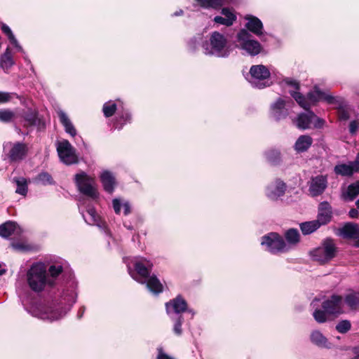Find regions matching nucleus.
I'll return each mask as SVG.
<instances>
[{
	"mask_svg": "<svg viewBox=\"0 0 359 359\" xmlns=\"http://www.w3.org/2000/svg\"><path fill=\"white\" fill-rule=\"evenodd\" d=\"M286 83L288 86L293 88L292 90H290L289 91L290 95L301 107L307 111L306 113L299 114L297 118L294 121L296 126L302 130L311 128H323L325 124V121L318 117L313 112L309 109L320 101H325L328 104H334L336 102V98L321 90L317 86H315L306 95H304L299 92V83L296 80L288 79Z\"/></svg>",
	"mask_w": 359,
	"mask_h": 359,
	"instance_id": "nucleus-1",
	"label": "nucleus"
},
{
	"mask_svg": "<svg viewBox=\"0 0 359 359\" xmlns=\"http://www.w3.org/2000/svg\"><path fill=\"white\" fill-rule=\"evenodd\" d=\"M201 47L205 55L222 58L229 57L231 51L228 36L218 31L210 33Z\"/></svg>",
	"mask_w": 359,
	"mask_h": 359,
	"instance_id": "nucleus-2",
	"label": "nucleus"
},
{
	"mask_svg": "<svg viewBox=\"0 0 359 359\" xmlns=\"http://www.w3.org/2000/svg\"><path fill=\"white\" fill-rule=\"evenodd\" d=\"M27 281L29 288L34 292H41L46 287L53 288L55 280L48 278L47 268L42 262L34 263L27 272Z\"/></svg>",
	"mask_w": 359,
	"mask_h": 359,
	"instance_id": "nucleus-3",
	"label": "nucleus"
},
{
	"mask_svg": "<svg viewBox=\"0 0 359 359\" xmlns=\"http://www.w3.org/2000/svg\"><path fill=\"white\" fill-rule=\"evenodd\" d=\"M130 276L137 282L144 284L149 276L153 264L144 257H136L125 261Z\"/></svg>",
	"mask_w": 359,
	"mask_h": 359,
	"instance_id": "nucleus-4",
	"label": "nucleus"
},
{
	"mask_svg": "<svg viewBox=\"0 0 359 359\" xmlns=\"http://www.w3.org/2000/svg\"><path fill=\"white\" fill-rule=\"evenodd\" d=\"M236 46L238 49L245 51L246 54L251 56L257 55L262 50L261 44L244 29L237 34Z\"/></svg>",
	"mask_w": 359,
	"mask_h": 359,
	"instance_id": "nucleus-5",
	"label": "nucleus"
},
{
	"mask_svg": "<svg viewBox=\"0 0 359 359\" xmlns=\"http://www.w3.org/2000/svg\"><path fill=\"white\" fill-rule=\"evenodd\" d=\"M270 76L271 72L266 66L252 65L250 69L248 81L253 87L262 89L271 84Z\"/></svg>",
	"mask_w": 359,
	"mask_h": 359,
	"instance_id": "nucleus-6",
	"label": "nucleus"
},
{
	"mask_svg": "<svg viewBox=\"0 0 359 359\" xmlns=\"http://www.w3.org/2000/svg\"><path fill=\"white\" fill-rule=\"evenodd\" d=\"M75 182L81 193L93 200L98 198L99 193L94 177L88 175L85 172H81L75 175Z\"/></svg>",
	"mask_w": 359,
	"mask_h": 359,
	"instance_id": "nucleus-7",
	"label": "nucleus"
},
{
	"mask_svg": "<svg viewBox=\"0 0 359 359\" xmlns=\"http://www.w3.org/2000/svg\"><path fill=\"white\" fill-rule=\"evenodd\" d=\"M261 245L271 253H284L289 251L283 238L277 233L271 232L262 237Z\"/></svg>",
	"mask_w": 359,
	"mask_h": 359,
	"instance_id": "nucleus-8",
	"label": "nucleus"
},
{
	"mask_svg": "<svg viewBox=\"0 0 359 359\" xmlns=\"http://www.w3.org/2000/svg\"><path fill=\"white\" fill-rule=\"evenodd\" d=\"M313 260L320 264L329 262L335 256V246L332 240L327 239L323 244L311 252Z\"/></svg>",
	"mask_w": 359,
	"mask_h": 359,
	"instance_id": "nucleus-9",
	"label": "nucleus"
},
{
	"mask_svg": "<svg viewBox=\"0 0 359 359\" xmlns=\"http://www.w3.org/2000/svg\"><path fill=\"white\" fill-rule=\"evenodd\" d=\"M286 189V184L280 179H276L266 187L265 195L271 201H277L284 196Z\"/></svg>",
	"mask_w": 359,
	"mask_h": 359,
	"instance_id": "nucleus-10",
	"label": "nucleus"
},
{
	"mask_svg": "<svg viewBox=\"0 0 359 359\" xmlns=\"http://www.w3.org/2000/svg\"><path fill=\"white\" fill-rule=\"evenodd\" d=\"M290 102L281 97L278 98L270 107V116L276 121L285 118L289 114Z\"/></svg>",
	"mask_w": 359,
	"mask_h": 359,
	"instance_id": "nucleus-11",
	"label": "nucleus"
},
{
	"mask_svg": "<svg viewBox=\"0 0 359 359\" xmlns=\"http://www.w3.org/2000/svg\"><path fill=\"white\" fill-rule=\"evenodd\" d=\"M187 304L185 299L178 296L165 304L167 314L171 319L182 316L181 313L187 310Z\"/></svg>",
	"mask_w": 359,
	"mask_h": 359,
	"instance_id": "nucleus-12",
	"label": "nucleus"
},
{
	"mask_svg": "<svg viewBox=\"0 0 359 359\" xmlns=\"http://www.w3.org/2000/svg\"><path fill=\"white\" fill-rule=\"evenodd\" d=\"M344 298L337 294L332 295L322 303L323 309L329 314H340L343 312Z\"/></svg>",
	"mask_w": 359,
	"mask_h": 359,
	"instance_id": "nucleus-13",
	"label": "nucleus"
},
{
	"mask_svg": "<svg viewBox=\"0 0 359 359\" xmlns=\"http://www.w3.org/2000/svg\"><path fill=\"white\" fill-rule=\"evenodd\" d=\"M28 151V147L25 143L18 142L13 144L7 156L11 163H19L27 157Z\"/></svg>",
	"mask_w": 359,
	"mask_h": 359,
	"instance_id": "nucleus-14",
	"label": "nucleus"
},
{
	"mask_svg": "<svg viewBox=\"0 0 359 359\" xmlns=\"http://www.w3.org/2000/svg\"><path fill=\"white\" fill-rule=\"evenodd\" d=\"M220 13L222 15H216L213 18V22L216 24L230 27L237 20L236 11L232 8L224 7Z\"/></svg>",
	"mask_w": 359,
	"mask_h": 359,
	"instance_id": "nucleus-15",
	"label": "nucleus"
},
{
	"mask_svg": "<svg viewBox=\"0 0 359 359\" xmlns=\"http://www.w3.org/2000/svg\"><path fill=\"white\" fill-rule=\"evenodd\" d=\"M339 235L346 238L353 239L355 245L359 247V225L352 222H348L339 230Z\"/></svg>",
	"mask_w": 359,
	"mask_h": 359,
	"instance_id": "nucleus-16",
	"label": "nucleus"
},
{
	"mask_svg": "<svg viewBox=\"0 0 359 359\" xmlns=\"http://www.w3.org/2000/svg\"><path fill=\"white\" fill-rule=\"evenodd\" d=\"M327 185V177L323 175H318L311 180L309 184V193L312 196H317L323 194Z\"/></svg>",
	"mask_w": 359,
	"mask_h": 359,
	"instance_id": "nucleus-17",
	"label": "nucleus"
},
{
	"mask_svg": "<svg viewBox=\"0 0 359 359\" xmlns=\"http://www.w3.org/2000/svg\"><path fill=\"white\" fill-rule=\"evenodd\" d=\"M38 111L32 107L22 110L20 115L25 121L24 126L27 128L33 127L36 125L40 126L41 120L38 117Z\"/></svg>",
	"mask_w": 359,
	"mask_h": 359,
	"instance_id": "nucleus-18",
	"label": "nucleus"
},
{
	"mask_svg": "<svg viewBox=\"0 0 359 359\" xmlns=\"http://www.w3.org/2000/svg\"><path fill=\"white\" fill-rule=\"evenodd\" d=\"M82 214L83 219L88 224L95 225L101 229H105V222L102 221L93 208L86 207L85 212H83Z\"/></svg>",
	"mask_w": 359,
	"mask_h": 359,
	"instance_id": "nucleus-19",
	"label": "nucleus"
},
{
	"mask_svg": "<svg viewBox=\"0 0 359 359\" xmlns=\"http://www.w3.org/2000/svg\"><path fill=\"white\" fill-rule=\"evenodd\" d=\"M332 210L327 202H323L319 205L317 219H316L320 226L325 225L331 221Z\"/></svg>",
	"mask_w": 359,
	"mask_h": 359,
	"instance_id": "nucleus-20",
	"label": "nucleus"
},
{
	"mask_svg": "<svg viewBox=\"0 0 359 359\" xmlns=\"http://www.w3.org/2000/svg\"><path fill=\"white\" fill-rule=\"evenodd\" d=\"M244 19L247 21L246 28L257 36H261L263 34V24L257 17L252 15H246Z\"/></svg>",
	"mask_w": 359,
	"mask_h": 359,
	"instance_id": "nucleus-21",
	"label": "nucleus"
},
{
	"mask_svg": "<svg viewBox=\"0 0 359 359\" xmlns=\"http://www.w3.org/2000/svg\"><path fill=\"white\" fill-rule=\"evenodd\" d=\"M100 177L104 189L109 194H112L116 184L113 173L108 170H104L101 172Z\"/></svg>",
	"mask_w": 359,
	"mask_h": 359,
	"instance_id": "nucleus-22",
	"label": "nucleus"
},
{
	"mask_svg": "<svg viewBox=\"0 0 359 359\" xmlns=\"http://www.w3.org/2000/svg\"><path fill=\"white\" fill-rule=\"evenodd\" d=\"M313 144V139L308 135H300L294 144V149L297 153H303L311 147Z\"/></svg>",
	"mask_w": 359,
	"mask_h": 359,
	"instance_id": "nucleus-23",
	"label": "nucleus"
},
{
	"mask_svg": "<svg viewBox=\"0 0 359 359\" xmlns=\"http://www.w3.org/2000/svg\"><path fill=\"white\" fill-rule=\"evenodd\" d=\"M311 341L320 348H331L332 344L318 330H313L310 335Z\"/></svg>",
	"mask_w": 359,
	"mask_h": 359,
	"instance_id": "nucleus-24",
	"label": "nucleus"
},
{
	"mask_svg": "<svg viewBox=\"0 0 359 359\" xmlns=\"http://www.w3.org/2000/svg\"><path fill=\"white\" fill-rule=\"evenodd\" d=\"M131 120V113L128 109H123L116 116L114 121V127L116 129L121 130L126 124L130 123Z\"/></svg>",
	"mask_w": 359,
	"mask_h": 359,
	"instance_id": "nucleus-25",
	"label": "nucleus"
},
{
	"mask_svg": "<svg viewBox=\"0 0 359 359\" xmlns=\"http://www.w3.org/2000/svg\"><path fill=\"white\" fill-rule=\"evenodd\" d=\"M147 287L153 294H158L163 290V286L157 277L154 275L149 276L146 280Z\"/></svg>",
	"mask_w": 359,
	"mask_h": 359,
	"instance_id": "nucleus-26",
	"label": "nucleus"
},
{
	"mask_svg": "<svg viewBox=\"0 0 359 359\" xmlns=\"http://www.w3.org/2000/svg\"><path fill=\"white\" fill-rule=\"evenodd\" d=\"M112 206L116 214H121V210H123V214L125 215H127L130 212V205L126 200L114 198L112 201Z\"/></svg>",
	"mask_w": 359,
	"mask_h": 359,
	"instance_id": "nucleus-27",
	"label": "nucleus"
},
{
	"mask_svg": "<svg viewBox=\"0 0 359 359\" xmlns=\"http://www.w3.org/2000/svg\"><path fill=\"white\" fill-rule=\"evenodd\" d=\"M14 64L11 49L7 47L0 57V68L7 72Z\"/></svg>",
	"mask_w": 359,
	"mask_h": 359,
	"instance_id": "nucleus-28",
	"label": "nucleus"
},
{
	"mask_svg": "<svg viewBox=\"0 0 359 359\" xmlns=\"http://www.w3.org/2000/svg\"><path fill=\"white\" fill-rule=\"evenodd\" d=\"M318 299H315L311 302L312 307L315 309V310L313 313V316L317 323H324L327 320L328 315H330V314L328 313V312H326L325 310H324V309L322 310L320 309H318Z\"/></svg>",
	"mask_w": 359,
	"mask_h": 359,
	"instance_id": "nucleus-29",
	"label": "nucleus"
},
{
	"mask_svg": "<svg viewBox=\"0 0 359 359\" xmlns=\"http://www.w3.org/2000/svg\"><path fill=\"white\" fill-rule=\"evenodd\" d=\"M17 223L13 221H7L0 225V236L8 238L13 235L16 229Z\"/></svg>",
	"mask_w": 359,
	"mask_h": 359,
	"instance_id": "nucleus-30",
	"label": "nucleus"
},
{
	"mask_svg": "<svg viewBox=\"0 0 359 359\" xmlns=\"http://www.w3.org/2000/svg\"><path fill=\"white\" fill-rule=\"evenodd\" d=\"M334 172L337 175L342 176H349L353 172H358L355 170L353 165L349 162L348 163L339 164L334 167Z\"/></svg>",
	"mask_w": 359,
	"mask_h": 359,
	"instance_id": "nucleus-31",
	"label": "nucleus"
},
{
	"mask_svg": "<svg viewBox=\"0 0 359 359\" xmlns=\"http://www.w3.org/2000/svg\"><path fill=\"white\" fill-rule=\"evenodd\" d=\"M285 243L289 245V250H290L294 245L299 243L300 236L297 229H290L285 232Z\"/></svg>",
	"mask_w": 359,
	"mask_h": 359,
	"instance_id": "nucleus-32",
	"label": "nucleus"
},
{
	"mask_svg": "<svg viewBox=\"0 0 359 359\" xmlns=\"http://www.w3.org/2000/svg\"><path fill=\"white\" fill-rule=\"evenodd\" d=\"M56 147L61 161L67 165V140L57 141Z\"/></svg>",
	"mask_w": 359,
	"mask_h": 359,
	"instance_id": "nucleus-33",
	"label": "nucleus"
},
{
	"mask_svg": "<svg viewBox=\"0 0 359 359\" xmlns=\"http://www.w3.org/2000/svg\"><path fill=\"white\" fill-rule=\"evenodd\" d=\"M194 1L202 8L218 9L224 5L226 0H194Z\"/></svg>",
	"mask_w": 359,
	"mask_h": 359,
	"instance_id": "nucleus-34",
	"label": "nucleus"
},
{
	"mask_svg": "<svg viewBox=\"0 0 359 359\" xmlns=\"http://www.w3.org/2000/svg\"><path fill=\"white\" fill-rule=\"evenodd\" d=\"M119 100H109L105 102L102 107V112L106 118L112 116L118 109V103Z\"/></svg>",
	"mask_w": 359,
	"mask_h": 359,
	"instance_id": "nucleus-35",
	"label": "nucleus"
},
{
	"mask_svg": "<svg viewBox=\"0 0 359 359\" xmlns=\"http://www.w3.org/2000/svg\"><path fill=\"white\" fill-rule=\"evenodd\" d=\"M320 225L316 219L309 222H305L300 224V229L304 235H308L314 232L318 228H320Z\"/></svg>",
	"mask_w": 359,
	"mask_h": 359,
	"instance_id": "nucleus-36",
	"label": "nucleus"
},
{
	"mask_svg": "<svg viewBox=\"0 0 359 359\" xmlns=\"http://www.w3.org/2000/svg\"><path fill=\"white\" fill-rule=\"evenodd\" d=\"M344 303L352 309H356L359 306V292L353 291L347 294L344 299Z\"/></svg>",
	"mask_w": 359,
	"mask_h": 359,
	"instance_id": "nucleus-37",
	"label": "nucleus"
},
{
	"mask_svg": "<svg viewBox=\"0 0 359 359\" xmlns=\"http://www.w3.org/2000/svg\"><path fill=\"white\" fill-rule=\"evenodd\" d=\"M359 194V181L348 186L346 192L343 194L345 200L352 201Z\"/></svg>",
	"mask_w": 359,
	"mask_h": 359,
	"instance_id": "nucleus-38",
	"label": "nucleus"
},
{
	"mask_svg": "<svg viewBox=\"0 0 359 359\" xmlns=\"http://www.w3.org/2000/svg\"><path fill=\"white\" fill-rule=\"evenodd\" d=\"M13 181L16 183L17 185L15 192L22 196H26L28 191V187L26 179L15 177Z\"/></svg>",
	"mask_w": 359,
	"mask_h": 359,
	"instance_id": "nucleus-39",
	"label": "nucleus"
},
{
	"mask_svg": "<svg viewBox=\"0 0 359 359\" xmlns=\"http://www.w3.org/2000/svg\"><path fill=\"white\" fill-rule=\"evenodd\" d=\"M265 158L271 163H277L280 159V153L276 149H269L264 153Z\"/></svg>",
	"mask_w": 359,
	"mask_h": 359,
	"instance_id": "nucleus-40",
	"label": "nucleus"
},
{
	"mask_svg": "<svg viewBox=\"0 0 359 359\" xmlns=\"http://www.w3.org/2000/svg\"><path fill=\"white\" fill-rule=\"evenodd\" d=\"M1 30L8 36L10 42L13 45H14L15 47H19V44H18L17 39H15L11 29L7 25L2 23L1 24Z\"/></svg>",
	"mask_w": 359,
	"mask_h": 359,
	"instance_id": "nucleus-41",
	"label": "nucleus"
},
{
	"mask_svg": "<svg viewBox=\"0 0 359 359\" xmlns=\"http://www.w3.org/2000/svg\"><path fill=\"white\" fill-rule=\"evenodd\" d=\"M174 322L173 325V332L177 335L180 336L182 334V325L184 321V318L182 316H178L177 317H174V319H171Z\"/></svg>",
	"mask_w": 359,
	"mask_h": 359,
	"instance_id": "nucleus-42",
	"label": "nucleus"
},
{
	"mask_svg": "<svg viewBox=\"0 0 359 359\" xmlns=\"http://www.w3.org/2000/svg\"><path fill=\"white\" fill-rule=\"evenodd\" d=\"M36 180L43 185L53 184L55 183L52 176L47 172L39 173L36 177Z\"/></svg>",
	"mask_w": 359,
	"mask_h": 359,
	"instance_id": "nucleus-43",
	"label": "nucleus"
},
{
	"mask_svg": "<svg viewBox=\"0 0 359 359\" xmlns=\"http://www.w3.org/2000/svg\"><path fill=\"white\" fill-rule=\"evenodd\" d=\"M62 266L50 265L47 269V273L49 274L48 278H53L55 281L56 278L62 273Z\"/></svg>",
	"mask_w": 359,
	"mask_h": 359,
	"instance_id": "nucleus-44",
	"label": "nucleus"
},
{
	"mask_svg": "<svg viewBox=\"0 0 359 359\" xmlns=\"http://www.w3.org/2000/svg\"><path fill=\"white\" fill-rule=\"evenodd\" d=\"M15 117V114L10 109H0V121L4 123L11 122Z\"/></svg>",
	"mask_w": 359,
	"mask_h": 359,
	"instance_id": "nucleus-45",
	"label": "nucleus"
},
{
	"mask_svg": "<svg viewBox=\"0 0 359 359\" xmlns=\"http://www.w3.org/2000/svg\"><path fill=\"white\" fill-rule=\"evenodd\" d=\"M79 154L69 144V165L79 162Z\"/></svg>",
	"mask_w": 359,
	"mask_h": 359,
	"instance_id": "nucleus-46",
	"label": "nucleus"
},
{
	"mask_svg": "<svg viewBox=\"0 0 359 359\" xmlns=\"http://www.w3.org/2000/svg\"><path fill=\"white\" fill-rule=\"evenodd\" d=\"M351 329V323L348 320H344L340 321L336 325V330L340 333H346Z\"/></svg>",
	"mask_w": 359,
	"mask_h": 359,
	"instance_id": "nucleus-47",
	"label": "nucleus"
},
{
	"mask_svg": "<svg viewBox=\"0 0 359 359\" xmlns=\"http://www.w3.org/2000/svg\"><path fill=\"white\" fill-rule=\"evenodd\" d=\"M11 246L15 250L26 252L31 249V247L24 243L13 241L11 243Z\"/></svg>",
	"mask_w": 359,
	"mask_h": 359,
	"instance_id": "nucleus-48",
	"label": "nucleus"
},
{
	"mask_svg": "<svg viewBox=\"0 0 359 359\" xmlns=\"http://www.w3.org/2000/svg\"><path fill=\"white\" fill-rule=\"evenodd\" d=\"M15 95V93H8L0 91V104L10 102Z\"/></svg>",
	"mask_w": 359,
	"mask_h": 359,
	"instance_id": "nucleus-49",
	"label": "nucleus"
},
{
	"mask_svg": "<svg viewBox=\"0 0 359 359\" xmlns=\"http://www.w3.org/2000/svg\"><path fill=\"white\" fill-rule=\"evenodd\" d=\"M359 128V120H353L349 123L348 131L351 135H355Z\"/></svg>",
	"mask_w": 359,
	"mask_h": 359,
	"instance_id": "nucleus-50",
	"label": "nucleus"
},
{
	"mask_svg": "<svg viewBox=\"0 0 359 359\" xmlns=\"http://www.w3.org/2000/svg\"><path fill=\"white\" fill-rule=\"evenodd\" d=\"M14 97H15L16 98L19 99V100L20 102V104L22 105L25 106V107H27V109H28V107H29V104L31 103V100H29L28 98L25 97L23 96L18 95L16 93H15V95H14Z\"/></svg>",
	"mask_w": 359,
	"mask_h": 359,
	"instance_id": "nucleus-51",
	"label": "nucleus"
},
{
	"mask_svg": "<svg viewBox=\"0 0 359 359\" xmlns=\"http://www.w3.org/2000/svg\"><path fill=\"white\" fill-rule=\"evenodd\" d=\"M69 287H72V288H74L77 285V283L74 278V276L69 271Z\"/></svg>",
	"mask_w": 359,
	"mask_h": 359,
	"instance_id": "nucleus-52",
	"label": "nucleus"
},
{
	"mask_svg": "<svg viewBox=\"0 0 359 359\" xmlns=\"http://www.w3.org/2000/svg\"><path fill=\"white\" fill-rule=\"evenodd\" d=\"M60 121L65 128V132L67 133V116L65 113H61L60 114Z\"/></svg>",
	"mask_w": 359,
	"mask_h": 359,
	"instance_id": "nucleus-53",
	"label": "nucleus"
},
{
	"mask_svg": "<svg viewBox=\"0 0 359 359\" xmlns=\"http://www.w3.org/2000/svg\"><path fill=\"white\" fill-rule=\"evenodd\" d=\"M158 357L157 358L158 359H174L173 358L169 356L168 355H167L166 353H165L162 348H158Z\"/></svg>",
	"mask_w": 359,
	"mask_h": 359,
	"instance_id": "nucleus-54",
	"label": "nucleus"
},
{
	"mask_svg": "<svg viewBox=\"0 0 359 359\" xmlns=\"http://www.w3.org/2000/svg\"><path fill=\"white\" fill-rule=\"evenodd\" d=\"M69 135L72 137H75L76 135V130L74 128V126L69 122Z\"/></svg>",
	"mask_w": 359,
	"mask_h": 359,
	"instance_id": "nucleus-55",
	"label": "nucleus"
},
{
	"mask_svg": "<svg viewBox=\"0 0 359 359\" xmlns=\"http://www.w3.org/2000/svg\"><path fill=\"white\" fill-rule=\"evenodd\" d=\"M349 216L351 218L358 217L359 216V210H358V209H354V208L351 209L349 211Z\"/></svg>",
	"mask_w": 359,
	"mask_h": 359,
	"instance_id": "nucleus-56",
	"label": "nucleus"
},
{
	"mask_svg": "<svg viewBox=\"0 0 359 359\" xmlns=\"http://www.w3.org/2000/svg\"><path fill=\"white\" fill-rule=\"evenodd\" d=\"M355 167V170L359 172V153L358 154L356 158L354 161L351 162Z\"/></svg>",
	"mask_w": 359,
	"mask_h": 359,
	"instance_id": "nucleus-57",
	"label": "nucleus"
},
{
	"mask_svg": "<svg viewBox=\"0 0 359 359\" xmlns=\"http://www.w3.org/2000/svg\"><path fill=\"white\" fill-rule=\"evenodd\" d=\"M339 118L341 120H347L349 118L348 112L345 111H341L339 114Z\"/></svg>",
	"mask_w": 359,
	"mask_h": 359,
	"instance_id": "nucleus-58",
	"label": "nucleus"
},
{
	"mask_svg": "<svg viewBox=\"0 0 359 359\" xmlns=\"http://www.w3.org/2000/svg\"><path fill=\"white\" fill-rule=\"evenodd\" d=\"M185 311H187L188 313H189V314L191 316V317H192V318H193V317L195 316V314H196V312H195V311H194V309H188L187 307V310H186Z\"/></svg>",
	"mask_w": 359,
	"mask_h": 359,
	"instance_id": "nucleus-59",
	"label": "nucleus"
},
{
	"mask_svg": "<svg viewBox=\"0 0 359 359\" xmlns=\"http://www.w3.org/2000/svg\"><path fill=\"white\" fill-rule=\"evenodd\" d=\"M184 13L182 9H180L179 11H177L172 14V16H180L182 15Z\"/></svg>",
	"mask_w": 359,
	"mask_h": 359,
	"instance_id": "nucleus-60",
	"label": "nucleus"
},
{
	"mask_svg": "<svg viewBox=\"0 0 359 359\" xmlns=\"http://www.w3.org/2000/svg\"><path fill=\"white\" fill-rule=\"evenodd\" d=\"M355 204H356L357 208L359 210V199L356 201Z\"/></svg>",
	"mask_w": 359,
	"mask_h": 359,
	"instance_id": "nucleus-61",
	"label": "nucleus"
}]
</instances>
